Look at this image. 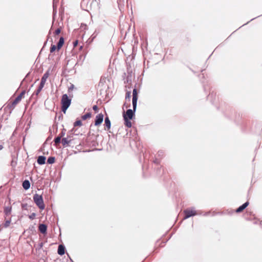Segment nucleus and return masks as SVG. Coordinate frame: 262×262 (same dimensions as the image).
<instances>
[{
    "label": "nucleus",
    "mask_w": 262,
    "mask_h": 262,
    "mask_svg": "<svg viewBox=\"0 0 262 262\" xmlns=\"http://www.w3.org/2000/svg\"><path fill=\"white\" fill-rule=\"evenodd\" d=\"M104 116L102 114L100 113L98 114L96 116L95 120V125L99 126L100 125L103 120Z\"/></svg>",
    "instance_id": "6"
},
{
    "label": "nucleus",
    "mask_w": 262,
    "mask_h": 262,
    "mask_svg": "<svg viewBox=\"0 0 262 262\" xmlns=\"http://www.w3.org/2000/svg\"><path fill=\"white\" fill-rule=\"evenodd\" d=\"M104 125L106 126V130H109L110 128H111V121L109 119V118L106 116L105 118V119H104Z\"/></svg>",
    "instance_id": "13"
},
{
    "label": "nucleus",
    "mask_w": 262,
    "mask_h": 262,
    "mask_svg": "<svg viewBox=\"0 0 262 262\" xmlns=\"http://www.w3.org/2000/svg\"><path fill=\"white\" fill-rule=\"evenodd\" d=\"M78 45V40H76L73 42L74 47H76Z\"/></svg>",
    "instance_id": "43"
},
{
    "label": "nucleus",
    "mask_w": 262,
    "mask_h": 262,
    "mask_svg": "<svg viewBox=\"0 0 262 262\" xmlns=\"http://www.w3.org/2000/svg\"><path fill=\"white\" fill-rule=\"evenodd\" d=\"M76 131V129L74 128V127H73V129H72L71 130H70L69 132V134H75V132Z\"/></svg>",
    "instance_id": "33"
},
{
    "label": "nucleus",
    "mask_w": 262,
    "mask_h": 262,
    "mask_svg": "<svg viewBox=\"0 0 262 262\" xmlns=\"http://www.w3.org/2000/svg\"><path fill=\"white\" fill-rule=\"evenodd\" d=\"M61 137L59 135L55 137L54 139L55 144L56 145H57L58 144H60L61 142Z\"/></svg>",
    "instance_id": "17"
},
{
    "label": "nucleus",
    "mask_w": 262,
    "mask_h": 262,
    "mask_svg": "<svg viewBox=\"0 0 262 262\" xmlns=\"http://www.w3.org/2000/svg\"><path fill=\"white\" fill-rule=\"evenodd\" d=\"M12 211V207L11 206H7L4 207V212L5 215L6 216L9 215Z\"/></svg>",
    "instance_id": "15"
},
{
    "label": "nucleus",
    "mask_w": 262,
    "mask_h": 262,
    "mask_svg": "<svg viewBox=\"0 0 262 262\" xmlns=\"http://www.w3.org/2000/svg\"><path fill=\"white\" fill-rule=\"evenodd\" d=\"M60 32H61V28H58L54 32V35H57L59 34L60 33Z\"/></svg>",
    "instance_id": "30"
},
{
    "label": "nucleus",
    "mask_w": 262,
    "mask_h": 262,
    "mask_svg": "<svg viewBox=\"0 0 262 262\" xmlns=\"http://www.w3.org/2000/svg\"><path fill=\"white\" fill-rule=\"evenodd\" d=\"M36 216L35 213H32L30 215H29V217L31 220H34Z\"/></svg>",
    "instance_id": "31"
},
{
    "label": "nucleus",
    "mask_w": 262,
    "mask_h": 262,
    "mask_svg": "<svg viewBox=\"0 0 262 262\" xmlns=\"http://www.w3.org/2000/svg\"><path fill=\"white\" fill-rule=\"evenodd\" d=\"M26 93L25 90L23 91L13 101L12 103L9 104L8 106L10 108H14L15 105L21 100Z\"/></svg>",
    "instance_id": "5"
},
{
    "label": "nucleus",
    "mask_w": 262,
    "mask_h": 262,
    "mask_svg": "<svg viewBox=\"0 0 262 262\" xmlns=\"http://www.w3.org/2000/svg\"><path fill=\"white\" fill-rule=\"evenodd\" d=\"M45 83H42V82H40L39 86L40 88H42L43 89V88L45 85Z\"/></svg>",
    "instance_id": "41"
},
{
    "label": "nucleus",
    "mask_w": 262,
    "mask_h": 262,
    "mask_svg": "<svg viewBox=\"0 0 262 262\" xmlns=\"http://www.w3.org/2000/svg\"><path fill=\"white\" fill-rule=\"evenodd\" d=\"M249 202L247 201L236 209L235 210L236 212L240 213L242 212L249 205Z\"/></svg>",
    "instance_id": "8"
},
{
    "label": "nucleus",
    "mask_w": 262,
    "mask_h": 262,
    "mask_svg": "<svg viewBox=\"0 0 262 262\" xmlns=\"http://www.w3.org/2000/svg\"><path fill=\"white\" fill-rule=\"evenodd\" d=\"M22 185L25 190H28L30 187V183L28 180H25L23 181Z\"/></svg>",
    "instance_id": "16"
},
{
    "label": "nucleus",
    "mask_w": 262,
    "mask_h": 262,
    "mask_svg": "<svg viewBox=\"0 0 262 262\" xmlns=\"http://www.w3.org/2000/svg\"><path fill=\"white\" fill-rule=\"evenodd\" d=\"M57 49V46H55L54 45H51V48H50V52L53 53L56 49Z\"/></svg>",
    "instance_id": "25"
},
{
    "label": "nucleus",
    "mask_w": 262,
    "mask_h": 262,
    "mask_svg": "<svg viewBox=\"0 0 262 262\" xmlns=\"http://www.w3.org/2000/svg\"><path fill=\"white\" fill-rule=\"evenodd\" d=\"M184 219H187L191 216L198 215L201 214V213H198L195 210L194 208L192 207L191 208H187L184 210Z\"/></svg>",
    "instance_id": "4"
},
{
    "label": "nucleus",
    "mask_w": 262,
    "mask_h": 262,
    "mask_svg": "<svg viewBox=\"0 0 262 262\" xmlns=\"http://www.w3.org/2000/svg\"><path fill=\"white\" fill-rule=\"evenodd\" d=\"M72 139H68V138H62L61 140V143L63 146L66 147L70 146V144L72 143Z\"/></svg>",
    "instance_id": "7"
},
{
    "label": "nucleus",
    "mask_w": 262,
    "mask_h": 262,
    "mask_svg": "<svg viewBox=\"0 0 262 262\" xmlns=\"http://www.w3.org/2000/svg\"><path fill=\"white\" fill-rule=\"evenodd\" d=\"M124 120V124L125 126H126L127 127L130 128L132 126V123L130 121V119H127V118H123Z\"/></svg>",
    "instance_id": "18"
},
{
    "label": "nucleus",
    "mask_w": 262,
    "mask_h": 262,
    "mask_svg": "<svg viewBox=\"0 0 262 262\" xmlns=\"http://www.w3.org/2000/svg\"><path fill=\"white\" fill-rule=\"evenodd\" d=\"M33 199L34 203L40 209L43 210L45 209V205L41 195L35 193L34 194Z\"/></svg>",
    "instance_id": "3"
},
{
    "label": "nucleus",
    "mask_w": 262,
    "mask_h": 262,
    "mask_svg": "<svg viewBox=\"0 0 262 262\" xmlns=\"http://www.w3.org/2000/svg\"><path fill=\"white\" fill-rule=\"evenodd\" d=\"M27 207V204H22L21 207L23 209H26Z\"/></svg>",
    "instance_id": "38"
},
{
    "label": "nucleus",
    "mask_w": 262,
    "mask_h": 262,
    "mask_svg": "<svg viewBox=\"0 0 262 262\" xmlns=\"http://www.w3.org/2000/svg\"><path fill=\"white\" fill-rule=\"evenodd\" d=\"M42 246H43V243H42V242H41L38 244L37 249L38 250L40 249L41 248H42Z\"/></svg>",
    "instance_id": "34"
},
{
    "label": "nucleus",
    "mask_w": 262,
    "mask_h": 262,
    "mask_svg": "<svg viewBox=\"0 0 262 262\" xmlns=\"http://www.w3.org/2000/svg\"><path fill=\"white\" fill-rule=\"evenodd\" d=\"M46 158L43 156H39L37 160V163L39 165H43L46 163Z\"/></svg>",
    "instance_id": "11"
},
{
    "label": "nucleus",
    "mask_w": 262,
    "mask_h": 262,
    "mask_svg": "<svg viewBox=\"0 0 262 262\" xmlns=\"http://www.w3.org/2000/svg\"><path fill=\"white\" fill-rule=\"evenodd\" d=\"M38 89H39L40 91H41L42 88L38 86Z\"/></svg>",
    "instance_id": "47"
},
{
    "label": "nucleus",
    "mask_w": 262,
    "mask_h": 262,
    "mask_svg": "<svg viewBox=\"0 0 262 262\" xmlns=\"http://www.w3.org/2000/svg\"><path fill=\"white\" fill-rule=\"evenodd\" d=\"M4 148L2 145H0V150H1Z\"/></svg>",
    "instance_id": "46"
},
{
    "label": "nucleus",
    "mask_w": 262,
    "mask_h": 262,
    "mask_svg": "<svg viewBox=\"0 0 262 262\" xmlns=\"http://www.w3.org/2000/svg\"><path fill=\"white\" fill-rule=\"evenodd\" d=\"M127 72H128V75L127 76V79H128L129 75L130 76V77L132 76L131 74H132V70L130 71V70H129L128 68H127Z\"/></svg>",
    "instance_id": "35"
},
{
    "label": "nucleus",
    "mask_w": 262,
    "mask_h": 262,
    "mask_svg": "<svg viewBox=\"0 0 262 262\" xmlns=\"http://www.w3.org/2000/svg\"><path fill=\"white\" fill-rule=\"evenodd\" d=\"M92 116V114L90 112L87 113L84 115H82L81 118L82 120H85L88 118H90Z\"/></svg>",
    "instance_id": "20"
},
{
    "label": "nucleus",
    "mask_w": 262,
    "mask_h": 262,
    "mask_svg": "<svg viewBox=\"0 0 262 262\" xmlns=\"http://www.w3.org/2000/svg\"><path fill=\"white\" fill-rule=\"evenodd\" d=\"M164 155V152L162 150H159L158 151L157 155H156V157H158V158H161Z\"/></svg>",
    "instance_id": "26"
},
{
    "label": "nucleus",
    "mask_w": 262,
    "mask_h": 262,
    "mask_svg": "<svg viewBox=\"0 0 262 262\" xmlns=\"http://www.w3.org/2000/svg\"><path fill=\"white\" fill-rule=\"evenodd\" d=\"M11 223V220H7L5 223H4V226L5 227V228H7L8 227H9V226L10 225V224Z\"/></svg>",
    "instance_id": "27"
},
{
    "label": "nucleus",
    "mask_w": 262,
    "mask_h": 262,
    "mask_svg": "<svg viewBox=\"0 0 262 262\" xmlns=\"http://www.w3.org/2000/svg\"><path fill=\"white\" fill-rule=\"evenodd\" d=\"M62 115L61 114L58 117V120H60V119H62Z\"/></svg>",
    "instance_id": "44"
},
{
    "label": "nucleus",
    "mask_w": 262,
    "mask_h": 262,
    "mask_svg": "<svg viewBox=\"0 0 262 262\" xmlns=\"http://www.w3.org/2000/svg\"><path fill=\"white\" fill-rule=\"evenodd\" d=\"M154 162L157 165H158L160 163V161L158 159V157H156L155 160L154 161Z\"/></svg>",
    "instance_id": "32"
},
{
    "label": "nucleus",
    "mask_w": 262,
    "mask_h": 262,
    "mask_svg": "<svg viewBox=\"0 0 262 262\" xmlns=\"http://www.w3.org/2000/svg\"><path fill=\"white\" fill-rule=\"evenodd\" d=\"M38 229L41 233L45 234L47 233V226L44 224H40L39 225Z\"/></svg>",
    "instance_id": "9"
},
{
    "label": "nucleus",
    "mask_w": 262,
    "mask_h": 262,
    "mask_svg": "<svg viewBox=\"0 0 262 262\" xmlns=\"http://www.w3.org/2000/svg\"><path fill=\"white\" fill-rule=\"evenodd\" d=\"M40 92L41 91L37 89L36 91L34 92V94H35L36 96H38V95L39 94Z\"/></svg>",
    "instance_id": "37"
},
{
    "label": "nucleus",
    "mask_w": 262,
    "mask_h": 262,
    "mask_svg": "<svg viewBox=\"0 0 262 262\" xmlns=\"http://www.w3.org/2000/svg\"><path fill=\"white\" fill-rule=\"evenodd\" d=\"M93 109L95 111H97L98 110V106L96 105H95L93 106Z\"/></svg>",
    "instance_id": "40"
},
{
    "label": "nucleus",
    "mask_w": 262,
    "mask_h": 262,
    "mask_svg": "<svg viewBox=\"0 0 262 262\" xmlns=\"http://www.w3.org/2000/svg\"><path fill=\"white\" fill-rule=\"evenodd\" d=\"M74 87V85L72 84L71 85V86L69 88V90H68L69 92H70L71 90H72L73 89Z\"/></svg>",
    "instance_id": "42"
},
{
    "label": "nucleus",
    "mask_w": 262,
    "mask_h": 262,
    "mask_svg": "<svg viewBox=\"0 0 262 262\" xmlns=\"http://www.w3.org/2000/svg\"><path fill=\"white\" fill-rule=\"evenodd\" d=\"M127 72H128V75L127 76V79H128L129 75L130 76V77L132 76L131 74H132V70L130 71V70H129L128 68H127Z\"/></svg>",
    "instance_id": "36"
},
{
    "label": "nucleus",
    "mask_w": 262,
    "mask_h": 262,
    "mask_svg": "<svg viewBox=\"0 0 262 262\" xmlns=\"http://www.w3.org/2000/svg\"><path fill=\"white\" fill-rule=\"evenodd\" d=\"M137 101H138V92L137 90L135 88L133 91V99H132V104L133 109H128L126 111V113L124 112L123 113V118H127L129 119H132L133 117L135 115V112L137 108Z\"/></svg>",
    "instance_id": "1"
},
{
    "label": "nucleus",
    "mask_w": 262,
    "mask_h": 262,
    "mask_svg": "<svg viewBox=\"0 0 262 262\" xmlns=\"http://www.w3.org/2000/svg\"><path fill=\"white\" fill-rule=\"evenodd\" d=\"M214 95V94L213 92L210 93V94L208 95L207 98L208 99H211L213 97ZM211 101L212 103L213 102L212 100H211Z\"/></svg>",
    "instance_id": "28"
},
{
    "label": "nucleus",
    "mask_w": 262,
    "mask_h": 262,
    "mask_svg": "<svg viewBox=\"0 0 262 262\" xmlns=\"http://www.w3.org/2000/svg\"><path fill=\"white\" fill-rule=\"evenodd\" d=\"M95 32H94V33L91 35V36L89 38V41L90 42H92L94 39L96 38V37L97 35V34L96 35H95Z\"/></svg>",
    "instance_id": "23"
},
{
    "label": "nucleus",
    "mask_w": 262,
    "mask_h": 262,
    "mask_svg": "<svg viewBox=\"0 0 262 262\" xmlns=\"http://www.w3.org/2000/svg\"><path fill=\"white\" fill-rule=\"evenodd\" d=\"M94 32H95V35H96V34H98V32H97L96 30Z\"/></svg>",
    "instance_id": "48"
},
{
    "label": "nucleus",
    "mask_w": 262,
    "mask_h": 262,
    "mask_svg": "<svg viewBox=\"0 0 262 262\" xmlns=\"http://www.w3.org/2000/svg\"><path fill=\"white\" fill-rule=\"evenodd\" d=\"M209 213H210V212H206V213H205V214H204L203 215L206 216V215H208Z\"/></svg>",
    "instance_id": "45"
},
{
    "label": "nucleus",
    "mask_w": 262,
    "mask_h": 262,
    "mask_svg": "<svg viewBox=\"0 0 262 262\" xmlns=\"http://www.w3.org/2000/svg\"><path fill=\"white\" fill-rule=\"evenodd\" d=\"M130 102H129L128 101H126V100H125V102L124 103L123 105V109H124V107L127 108L130 107Z\"/></svg>",
    "instance_id": "24"
},
{
    "label": "nucleus",
    "mask_w": 262,
    "mask_h": 262,
    "mask_svg": "<svg viewBox=\"0 0 262 262\" xmlns=\"http://www.w3.org/2000/svg\"><path fill=\"white\" fill-rule=\"evenodd\" d=\"M81 125H82V122L80 120H77L74 123V127H76L77 126H81Z\"/></svg>",
    "instance_id": "22"
},
{
    "label": "nucleus",
    "mask_w": 262,
    "mask_h": 262,
    "mask_svg": "<svg viewBox=\"0 0 262 262\" xmlns=\"http://www.w3.org/2000/svg\"><path fill=\"white\" fill-rule=\"evenodd\" d=\"M50 75V70H47L45 73L43 75L42 77L41 78V81L42 83H46L47 79L49 77Z\"/></svg>",
    "instance_id": "12"
},
{
    "label": "nucleus",
    "mask_w": 262,
    "mask_h": 262,
    "mask_svg": "<svg viewBox=\"0 0 262 262\" xmlns=\"http://www.w3.org/2000/svg\"><path fill=\"white\" fill-rule=\"evenodd\" d=\"M66 248L63 245H59L58 247L57 253L60 255H63L65 253Z\"/></svg>",
    "instance_id": "10"
},
{
    "label": "nucleus",
    "mask_w": 262,
    "mask_h": 262,
    "mask_svg": "<svg viewBox=\"0 0 262 262\" xmlns=\"http://www.w3.org/2000/svg\"><path fill=\"white\" fill-rule=\"evenodd\" d=\"M71 99L70 98L67 94H63L62 96L61 100V111L63 113H66L67 109L71 103Z\"/></svg>",
    "instance_id": "2"
},
{
    "label": "nucleus",
    "mask_w": 262,
    "mask_h": 262,
    "mask_svg": "<svg viewBox=\"0 0 262 262\" xmlns=\"http://www.w3.org/2000/svg\"><path fill=\"white\" fill-rule=\"evenodd\" d=\"M66 130L64 128H63L61 132L59 134V136L62 138L66 134Z\"/></svg>",
    "instance_id": "29"
},
{
    "label": "nucleus",
    "mask_w": 262,
    "mask_h": 262,
    "mask_svg": "<svg viewBox=\"0 0 262 262\" xmlns=\"http://www.w3.org/2000/svg\"><path fill=\"white\" fill-rule=\"evenodd\" d=\"M131 98V93L130 92L127 91L125 94V100L126 101H128L129 102L130 101Z\"/></svg>",
    "instance_id": "21"
},
{
    "label": "nucleus",
    "mask_w": 262,
    "mask_h": 262,
    "mask_svg": "<svg viewBox=\"0 0 262 262\" xmlns=\"http://www.w3.org/2000/svg\"><path fill=\"white\" fill-rule=\"evenodd\" d=\"M64 39L63 37H60L57 45V50H60L64 44Z\"/></svg>",
    "instance_id": "14"
},
{
    "label": "nucleus",
    "mask_w": 262,
    "mask_h": 262,
    "mask_svg": "<svg viewBox=\"0 0 262 262\" xmlns=\"http://www.w3.org/2000/svg\"><path fill=\"white\" fill-rule=\"evenodd\" d=\"M72 135L73 134H69V132H68V135H67V137L66 138H68V139H72Z\"/></svg>",
    "instance_id": "39"
},
{
    "label": "nucleus",
    "mask_w": 262,
    "mask_h": 262,
    "mask_svg": "<svg viewBox=\"0 0 262 262\" xmlns=\"http://www.w3.org/2000/svg\"><path fill=\"white\" fill-rule=\"evenodd\" d=\"M55 158L54 157H49L47 159V163L49 164H53L55 162Z\"/></svg>",
    "instance_id": "19"
}]
</instances>
